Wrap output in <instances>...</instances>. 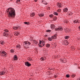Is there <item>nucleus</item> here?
I'll return each instance as SVG.
<instances>
[{"label":"nucleus","mask_w":80,"mask_h":80,"mask_svg":"<svg viewBox=\"0 0 80 80\" xmlns=\"http://www.w3.org/2000/svg\"><path fill=\"white\" fill-rule=\"evenodd\" d=\"M6 11L8 14V17H12V18H14L15 17V11L13 8H9L7 9Z\"/></svg>","instance_id":"1"},{"label":"nucleus","mask_w":80,"mask_h":80,"mask_svg":"<svg viewBox=\"0 0 80 80\" xmlns=\"http://www.w3.org/2000/svg\"><path fill=\"white\" fill-rule=\"evenodd\" d=\"M24 46L26 48H28L29 47L28 46H29L31 44V43L30 42L28 41H25L23 42Z\"/></svg>","instance_id":"2"},{"label":"nucleus","mask_w":80,"mask_h":80,"mask_svg":"<svg viewBox=\"0 0 80 80\" xmlns=\"http://www.w3.org/2000/svg\"><path fill=\"white\" fill-rule=\"evenodd\" d=\"M0 55H1L2 57H7L8 54L7 53L5 52V51H3L0 52Z\"/></svg>","instance_id":"3"},{"label":"nucleus","mask_w":80,"mask_h":80,"mask_svg":"<svg viewBox=\"0 0 80 80\" xmlns=\"http://www.w3.org/2000/svg\"><path fill=\"white\" fill-rule=\"evenodd\" d=\"M4 32L3 33V36L4 37H8V33L9 31L8 30L5 29Z\"/></svg>","instance_id":"4"},{"label":"nucleus","mask_w":80,"mask_h":80,"mask_svg":"<svg viewBox=\"0 0 80 80\" xmlns=\"http://www.w3.org/2000/svg\"><path fill=\"white\" fill-rule=\"evenodd\" d=\"M39 42L40 45H39V44H38V45L40 48H42V47H43V46L45 45V44H44V42H43V41H40Z\"/></svg>","instance_id":"5"},{"label":"nucleus","mask_w":80,"mask_h":80,"mask_svg":"<svg viewBox=\"0 0 80 80\" xmlns=\"http://www.w3.org/2000/svg\"><path fill=\"white\" fill-rule=\"evenodd\" d=\"M60 61L62 62V63H66L67 62V59L65 58H62L60 59Z\"/></svg>","instance_id":"6"},{"label":"nucleus","mask_w":80,"mask_h":80,"mask_svg":"<svg viewBox=\"0 0 80 80\" xmlns=\"http://www.w3.org/2000/svg\"><path fill=\"white\" fill-rule=\"evenodd\" d=\"M55 31H58V30H61L62 31L63 30V28H56L55 29Z\"/></svg>","instance_id":"7"},{"label":"nucleus","mask_w":80,"mask_h":80,"mask_svg":"<svg viewBox=\"0 0 80 80\" xmlns=\"http://www.w3.org/2000/svg\"><path fill=\"white\" fill-rule=\"evenodd\" d=\"M25 64L26 66H27V67H30V66H31L32 64H30L28 62H26L25 63Z\"/></svg>","instance_id":"8"},{"label":"nucleus","mask_w":80,"mask_h":80,"mask_svg":"<svg viewBox=\"0 0 80 80\" xmlns=\"http://www.w3.org/2000/svg\"><path fill=\"white\" fill-rule=\"evenodd\" d=\"M63 43L64 45H66L68 44V41L66 40L63 41Z\"/></svg>","instance_id":"9"},{"label":"nucleus","mask_w":80,"mask_h":80,"mask_svg":"<svg viewBox=\"0 0 80 80\" xmlns=\"http://www.w3.org/2000/svg\"><path fill=\"white\" fill-rule=\"evenodd\" d=\"M38 16H39V17H43L44 16V14L43 13H41L38 14Z\"/></svg>","instance_id":"10"},{"label":"nucleus","mask_w":80,"mask_h":80,"mask_svg":"<svg viewBox=\"0 0 80 80\" xmlns=\"http://www.w3.org/2000/svg\"><path fill=\"white\" fill-rule=\"evenodd\" d=\"M57 6L59 8H60L62 6V4L60 3H57Z\"/></svg>","instance_id":"11"},{"label":"nucleus","mask_w":80,"mask_h":80,"mask_svg":"<svg viewBox=\"0 0 80 80\" xmlns=\"http://www.w3.org/2000/svg\"><path fill=\"white\" fill-rule=\"evenodd\" d=\"M51 27L52 29H54L55 28V26L53 24H52L51 25Z\"/></svg>","instance_id":"12"},{"label":"nucleus","mask_w":80,"mask_h":80,"mask_svg":"<svg viewBox=\"0 0 80 80\" xmlns=\"http://www.w3.org/2000/svg\"><path fill=\"white\" fill-rule=\"evenodd\" d=\"M40 60H41V61L45 60H46V58L45 57H42L41 58Z\"/></svg>","instance_id":"13"},{"label":"nucleus","mask_w":80,"mask_h":80,"mask_svg":"<svg viewBox=\"0 0 80 80\" xmlns=\"http://www.w3.org/2000/svg\"><path fill=\"white\" fill-rule=\"evenodd\" d=\"M57 36V34H55L54 36H52V39H55L56 38Z\"/></svg>","instance_id":"14"},{"label":"nucleus","mask_w":80,"mask_h":80,"mask_svg":"<svg viewBox=\"0 0 80 80\" xmlns=\"http://www.w3.org/2000/svg\"><path fill=\"white\" fill-rule=\"evenodd\" d=\"M14 34L15 36H18L19 35V32H14Z\"/></svg>","instance_id":"15"},{"label":"nucleus","mask_w":80,"mask_h":80,"mask_svg":"<svg viewBox=\"0 0 80 80\" xmlns=\"http://www.w3.org/2000/svg\"><path fill=\"white\" fill-rule=\"evenodd\" d=\"M5 73V72L4 71H1L0 72V75H3Z\"/></svg>","instance_id":"16"},{"label":"nucleus","mask_w":80,"mask_h":80,"mask_svg":"<svg viewBox=\"0 0 80 80\" xmlns=\"http://www.w3.org/2000/svg\"><path fill=\"white\" fill-rule=\"evenodd\" d=\"M68 11V8H65L63 9V12H67Z\"/></svg>","instance_id":"17"},{"label":"nucleus","mask_w":80,"mask_h":80,"mask_svg":"<svg viewBox=\"0 0 80 80\" xmlns=\"http://www.w3.org/2000/svg\"><path fill=\"white\" fill-rule=\"evenodd\" d=\"M10 52L12 53H14V52H15V50H14V49H11V50L10 51Z\"/></svg>","instance_id":"18"},{"label":"nucleus","mask_w":80,"mask_h":80,"mask_svg":"<svg viewBox=\"0 0 80 80\" xmlns=\"http://www.w3.org/2000/svg\"><path fill=\"white\" fill-rule=\"evenodd\" d=\"M13 60H17V56L15 55V56L14 57Z\"/></svg>","instance_id":"19"},{"label":"nucleus","mask_w":80,"mask_h":80,"mask_svg":"<svg viewBox=\"0 0 80 80\" xmlns=\"http://www.w3.org/2000/svg\"><path fill=\"white\" fill-rule=\"evenodd\" d=\"M24 24H25L26 25H30V22H24Z\"/></svg>","instance_id":"20"},{"label":"nucleus","mask_w":80,"mask_h":80,"mask_svg":"<svg viewBox=\"0 0 80 80\" xmlns=\"http://www.w3.org/2000/svg\"><path fill=\"white\" fill-rule=\"evenodd\" d=\"M42 2L43 4H44V5H47V4H48V3H47V2H45V1H44V0H43L42 1Z\"/></svg>","instance_id":"21"},{"label":"nucleus","mask_w":80,"mask_h":80,"mask_svg":"<svg viewBox=\"0 0 80 80\" xmlns=\"http://www.w3.org/2000/svg\"><path fill=\"white\" fill-rule=\"evenodd\" d=\"M53 14L54 15H56L57 16H58V13H57V12H55L53 13Z\"/></svg>","instance_id":"22"},{"label":"nucleus","mask_w":80,"mask_h":80,"mask_svg":"<svg viewBox=\"0 0 80 80\" xmlns=\"http://www.w3.org/2000/svg\"><path fill=\"white\" fill-rule=\"evenodd\" d=\"M13 29H14V30H17V29H18V28H17V27L14 26L13 27Z\"/></svg>","instance_id":"23"},{"label":"nucleus","mask_w":80,"mask_h":80,"mask_svg":"<svg viewBox=\"0 0 80 80\" xmlns=\"http://www.w3.org/2000/svg\"><path fill=\"white\" fill-rule=\"evenodd\" d=\"M16 48H20V45H16Z\"/></svg>","instance_id":"24"},{"label":"nucleus","mask_w":80,"mask_h":80,"mask_svg":"<svg viewBox=\"0 0 80 80\" xmlns=\"http://www.w3.org/2000/svg\"><path fill=\"white\" fill-rule=\"evenodd\" d=\"M50 46V45L49 44H47L46 45V47H47V48H49Z\"/></svg>","instance_id":"25"},{"label":"nucleus","mask_w":80,"mask_h":80,"mask_svg":"<svg viewBox=\"0 0 80 80\" xmlns=\"http://www.w3.org/2000/svg\"><path fill=\"white\" fill-rule=\"evenodd\" d=\"M48 40L49 41H52V38H48Z\"/></svg>","instance_id":"26"},{"label":"nucleus","mask_w":80,"mask_h":80,"mask_svg":"<svg viewBox=\"0 0 80 80\" xmlns=\"http://www.w3.org/2000/svg\"><path fill=\"white\" fill-rule=\"evenodd\" d=\"M57 12H61V9H59L58 10H57Z\"/></svg>","instance_id":"27"},{"label":"nucleus","mask_w":80,"mask_h":80,"mask_svg":"<svg viewBox=\"0 0 80 80\" xmlns=\"http://www.w3.org/2000/svg\"><path fill=\"white\" fill-rule=\"evenodd\" d=\"M69 37L68 36H66L65 37V39H68Z\"/></svg>","instance_id":"28"},{"label":"nucleus","mask_w":80,"mask_h":80,"mask_svg":"<svg viewBox=\"0 0 80 80\" xmlns=\"http://www.w3.org/2000/svg\"><path fill=\"white\" fill-rule=\"evenodd\" d=\"M73 22L74 23H77V21L76 20H74L73 21Z\"/></svg>","instance_id":"29"},{"label":"nucleus","mask_w":80,"mask_h":80,"mask_svg":"<svg viewBox=\"0 0 80 80\" xmlns=\"http://www.w3.org/2000/svg\"><path fill=\"white\" fill-rule=\"evenodd\" d=\"M46 32H51V30H46Z\"/></svg>","instance_id":"30"},{"label":"nucleus","mask_w":80,"mask_h":80,"mask_svg":"<svg viewBox=\"0 0 80 80\" xmlns=\"http://www.w3.org/2000/svg\"><path fill=\"white\" fill-rule=\"evenodd\" d=\"M35 15V14H31V17H33Z\"/></svg>","instance_id":"31"},{"label":"nucleus","mask_w":80,"mask_h":80,"mask_svg":"<svg viewBox=\"0 0 80 80\" xmlns=\"http://www.w3.org/2000/svg\"><path fill=\"white\" fill-rule=\"evenodd\" d=\"M17 3H18V2H20V0H16Z\"/></svg>","instance_id":"32"},{"label":"nucleus","mask_w":80,"mask_h":80,"mask_svg":"<svg viewBox=\"0 0 80 80\" xmlns=\"http://www.w3.org/2000/svg\"><path fill=\"white\" fill-rule=\"evenodd\" d=\"M49 17H51V18H52V17H53V15L52 14L50 15H49Z\"/></svg>","instance_id":"33"},{"label":"nucleus","mask_w":80,"mask_h":80,"mask_svg":"<svg viewBox=\"0 0 80 80\" xmlns=\"http://www.w3.org/2000/svg\"><path fill=\"white\" fill-rule=\"evenodd\" d=\"M66 77H67V78H69V77H70V76H69L68 75H66Z\"/></svg>","instance_id":"34"},{"label":"nucleus","mask_w":80,"mask_h":80,"mask_svg":"<svg viewBox=\"0 0 80 80\" xmlns=\"http://www.w3.org/2000/svg\"><path fill=\"white\" fill-rule=\"evenodd\" d=\"M75 77V75L74 74H73L72 75V78H74V77Z\"/></svg>","instance_id":"35"},{"label":"nucleus","mask_w":80,"mask_h":80,"mask_svg":"<svg viewBox=\"0 0 80 80\" xmlns=\"http://www.w3.org/2000/svg\"><path fill=\"white\" fill-rule=\"evenodd\" d=\"M72 15H73V13H72V12H70L69 13V15L70 16Z\"/></svg>","instance_id":"36"},{"label":"nucleus","mask_w":80,"mask_h":80,"mask_svg":"<svg viewBox=\"0 0 80 80\" xmlns=\"http://www.w3.org/2000/svg\"><path fill=\"white\" fill-rule=\"evenodd\" d=\"M1 45H3V41H2L1 43Z\"/></svg>","instance_id":"37"},{"label":"nucleus","mask_w":80,"mask_h":80,"mask_svg":"<svg viewBox=\"0 0 80 80\" xmlns=\"http://www.w3.org/2000/svg\"><path fill=\"white\" fill-rule=\"evenodd\" d=\"M35 42H35V44H37V43H38V42H37V41H36Z\"/></svg>","instance_id":"38"},{"label":"nucleus","mask_w":80,"mask_h":80,"mask_svg":"<svg viewBox=\"0 0 80 80\" xmlns=\"http://www.w3.org/2000/svg\"><path fill=\"white\" fill-rule=\"evenodd\" d=\"M31 14L35 15V13H34V12H33L32 13H31Z\"/></svg>","instance_id":"39"},{"label":"nucleus","mask_w":80,"mask_h":80,"mask_svg":"<svg viewBox=\"0 0 80 80\" xmlns=\"http://www.w3.org/2000/svg\"><path fill=\"white\" fill-rule=\"evenodd\" d=\"M38 0H34V1L35 2H37Z\"/></svg>","instance_id":"40"},{"label":"nucleus","mask_w":80,"mask_h":80,"mask_svg":"<svg viewBox=\"0 0 80 80\" xmlns=\"http://www.w3.org/2000/svg\"><path fill=\"white\" fill-rule=\"evenodd\" d=\"M77 23H80V22L79 21H77Z\"/></svg>","instance_id":"41"},{"label":"nucleus","mask_w":80,"mask_h":80,"mask_svg":"<svg viewBox=\"0 0 80 80\" xmlns=\"http://www.w3.org/2000/svg\"><path fill=\"white\" fill-rule=\"evenodd\" d=\"M77 80H80V78L77 79Z\"/></svg>","instance_id":"42"},{"label":"nucleus","mask_w":80,"mask_h":80,"mask_svg":"<svg viewBox=\"0 0 80 80\" xmlns=\"http://www.w3.org/2000/svg\"><path fill=\"white\" fill-rule=\"evenodd\" d=\"M57 77V76H56V75L54 76V77L55 78H56V77Z\"/></svg>","instance_id":"43"},{"label":"nucleus","mask_w":80,"mask_h":80,"mask_svg":"<svg viewBox=\"0 0 80 80\" xmlns=\"http://www.w3.org/2000/svg\"><path fill=\"white\" fill-rule=\"evenodd\" d=\"M36 40H34V42H36Z\"/></svg>","instance_id":"44"},{"label":"nucleus","mask_w":80,"mask_h":80,"mask_svg":"<svg viewBox=\"0 0 80 80\" xmlns=\"http://www.w3.org/2000/svg\"><path fill=\"white\" fill-rule=\"evenodd\" d=\"M79 29H80V26H79Z\"/></svg>","instance_id":"45"},{"label":"nucleus","mask_w":80,"mask_h":80,"mask_svg":"<svg viewBox=\"0 0 80 80\" xmlns=\"http://www.w3.org/2000/svg\"><path fill=\"white\" fill-rule=\"evenodd\" d=\"M10 0V1H12V0Z\"/></svg>","instance_id":"46"}]
</instances>
